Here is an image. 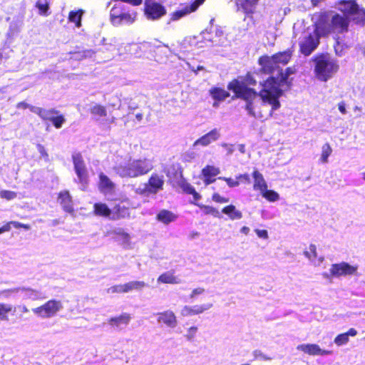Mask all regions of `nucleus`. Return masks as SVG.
I'll return each mask as SVG.
<instances>
[{
	"label": "nucleus",
	"instance_id": "1",
	"mask_svg": "<svg viewBox=\"0 0 365 365\" xmlns=\"http://www.w3.org/2000/svg\"><path fill=\"white\" fill-rule=\"evenodd\" d=\"M295 72L294 67H287L284 71L280 68L277 76H271L260 83L262 88L259 91V95L263 103L271 105L272 110L280 108L279 98L283 95L281 86L284 85L291 86L292 83L288 81V78Z\"/></svg>",
	"mask_w": 365,
	"mask_h": 365
},
{
	"label": "nucleus",
	"instance_id": "2",
	"mask_svg": "<svg viewBox=\"0 0 365 365\" xmlns=\"http://www.w3.org/2000/svg\"><path fill=\"white\" fill-rule=\"evenodd\" d=\"M314 16L317 24V31L324 35V37L335 34L334 47L339 46L340 44L339 35L349 31L350 18L339 13L329 11L318 12Z\"/></svg>",
	"mask_w": 365,
	"mask_h": 365
},
{
	"label": "nucleus",
	"instance_id": "3",
	"mask_svg": "<svg viewBox=\"0 0 365 365\" xmlns=\"http://www.w3.org/2000/svg\"><path fill=\"white\" fill-rule=\"evenodd\" d=\"M292 49H287L272 56L262 55L259 56L257 63L260 66V72L264 74H272L274 71H277L279 73L280 65L287 64L292 58Z\"/></svg>",
	"mask_w": 365,
	"mask_h": 365
},
{
	"label": "nucleus",
	"instance_id": "4",
	"mask_svg": "<svg viewBox=\"0 0 365 365\" xmlns=\"http://www.w3.org/2000/svg\"><path fill=\"white\" fill-rule=\"evenodd\" d=\"M314 62V75L320 81L326 82L339 69L337 61L331 58L329 53H322L313 58Z\"/></svg>",
	"mask_w": 365,
	"mask_h": 365
},
{
	"label": "nucleus",
	"instance_id": "5",
	"mask_svg": "<svg viewBox=\"0 0 365 365\" xmlns=\"http://www.w3.org/2000/svg\"><path fill=\"white\" fill-rule=\"evenodd\" d=\"M227 89L234 93L233 98H242L245 100L246 103V110L250 115L255 117L253 110V101L259 96L255 89L244 86L240 81L237 78L232 79L227 85Z\"/></svg>",
	"mask_w": 365,
	"mask_h": 365
},
{
	"label": "nucleus",
	"instance_id": "6",
	"mask_svg": "<svg viewBox=\"0 0 365 365\" xmlns=\"http://www.w3.org/2000/svg\"><path fill=\"white\" fill-rule=\"evenodd\" d=\"M153 169L152 165L145 159L134 160L124 165L118 167V173L123 178H137L147 174Z\"/></svg>",
	"mask_w": 365,
	"mask_h": 365
},
{
	"label": "nucleus",
	"instance_id": "7",
	"mask_svg": "<svg viewBox=\"0 0 365 365\" xmlns=\"http://www.w3.org/2000/svg\"><path fill=\"white\" fill-rule=\"evenodd\" d=\"M313 26L314 31L304 36L299 43V51L305 56H309L319 46L320 38L324 37V35L317 31L316 21H314Z\"/></svg>",
	"mask_w": 365,
	"mask_h": 365
},
{
	"label": "nucleus",
	"instance_id": "8",
	"mask_svg": "<svg viewBox=\"0 0 365 365\" xmlns=\"http://www.w3.org/2000/svg\"><path fill=\"white\" fill-rule=\"evenodd\" d=\"M30 110L39 116L45 122H51L53 125L59 129L66 122L64 115L55 108L45 109L40 107H31Z\"/></svg>",
	"mask_w": 365,
	"mask_h": 365
},
{
	"label": "nucleus",
	"instance_id": "9",
	"mask_svg": "<svg viewBox=\"0 0 365 365\" xmlns=\"http://www.w3.org/2000/svg\"><path fill=\"white\" fill-rule=\"evenodd\" d=\"M143 14L148 20L157 21L167 14V9L158 0H144Z\"/></svg>",
	"mask_w": 365,
	"mask_h": 365
},
{
	"label": "nucleus",
	"instance_id": "10",
	"mask_svg": "<svg viewBox=\"0 0 365 365\" xmlns=\"http://www.w3.org/2000/svg\"><path fill=\"white\" fill-rule=\"evenodd\" d=\"M136 12L125 11L124 6L114 5L110 11V19L113 25L119 26L123 23L133 24L136 18Z\"/></svg>",
	"mask_w": 365,
	"mask_h": 365
},
{
	"label": "nucleus",
	"instance_id": "11",
	"mask_svg": "<svg viewBox=\"0 0 365 365\" xmlns=\"http://www.w3.org/2000/svg\"><path fill=\"white\" fill-rule=\"evenodd\" d=\"M62 303L59 300L51 299L43 304L32 309L33 312L41 318H51L61 309Z\"/></svg>",
	"mask_w": 365,
	"mask_h": 365
},
{
	"label": "nucleus",
	"instance_id": "12",
	"mask_svg": "<svg viewBox=\"0 0 365 365\" xmlns=\"http://www.w3.org/2000/svg\"><path fill=\"white\" fill-rule=\"evenodd\" d=\"M17 312L21 314L29 312L28 308L25 305L12 306L10 304L0 303V321H9V314L14 317L12 319L13 322L21 319V314H16Z\"/></svg>",
	"mask_w": 365,
	"mask_h": 365
},
{
	"label": "nucleus",
	"instance_id": "13",
	"mask_svg": "<svg viewBox=\"0 0 365 365\" xmlns=\"http://www.w3.org/2000/svg\"><path fill=\"white\" fill-rule=\"evenodd\" d=\"M72 161L78 182L86 186L88 184L89 175L82 155L80 153L72 155Z\"/></svg>",
	"mask_w": 365,
	"mask_h": 365
},
{
	"label": "nucleus",
	"instance_id": "14",
	"mask_svg": "<svg viewBox=\"0 0 365 365\" xmlns=\"http://www.w3.org/2000/svg\"><path fill=\"white\" fill-rule=\"evenodd\" d=\"M163 172L168 178V182L173 187L177 186V184L184 178L183 169L180 163H172L163 168Z\"/></svg>",
	"mask_w": 365,
	"mask_h": 365
},
{
	"label": "nucleus",
	"instance_id": "15",
	"mask_svg": "<svg viewBox=\"0 0 365 365\" xmlns=\"http://www.w3.org/2000/svg\"><path fill=\"white\" fill-rule=\"evenodd\" d=\"M205 0H193L190 4H185L184 6L178 10L172 12L170 19L173 21L179 20L180 19L192 13L197 10Z\"/></svg>",
	"mask_w": 365,
	"mask_h": 365
},
{
	"label": "nucleus",
	"instance_id": "16",
	"mask_svg": "<svg viewBox=\"0 0 365 365\" xmlns=\"http://www.w3.org/2000/svg\"><path fill=\"white\" fill-rule=\"evenodd\" d=\"M357 269V266H352L343 262L333 264L330 268V274L333 277L352 275L356 272Z\"/></svg>",
	"mask_w": 365,
	"mask_h": 365
},
{
	"label": "nucleus",
	"instance_id": "17",
	"mask_svg": "<svg viewBox=\"0 0 365 365\" xmlns=\"http://www.w3.org/2000/svg\"><path fill=\"white\" fill-rule=\"evenodd\" d=\"M297 349L311 356H324L332 354V351L322 349L319 346L316 344H302L297 346Z\"/></svg>",
	"mask_w": 365,
	"mask_h": 365
},
{
	"label": "nucleus",
	"instance_id": "18",
	"mask_svg": "<svg viewBox=\"0 0 365 365\" xmlns=\"http://www.w3.org/2000/svg\"><path fill=\"white\" fill-rule=\"evenodd\" d=\"M164 186V180L163 176L158 173H153L148 179L146 185V190L151 194H156L162 190Z\"/></svg>",
	"mask_w": 365,
	"mask_h": 365
},
{
	"label": "nucleus",
	"instance_id": "19",
	"mask_svg": "<svg viewBox=\"0 0 365 365\" xmlns=\"http://www.w3.org/2000/svg\"><path fill=\"white\" fill-rule=\"evenodd\" d=\"M259 0H234L237 11H242L247 16L254 14Z\"/></svg>",
	"mask_w": 365,
	"mask_h": 365
},
{
	"label": "nucleus",
	"instance_id": "20",
	"mask_svg": "<svg viewBox=\"0 0 365 365\" xmlns=\"http://www.w3.org/2000/svg\"><path fill=\"white\" fill-rule=\"evenodd\" d=\"M58 201L64 212L73 214L74 208L72 197L68 190H63L58 193Z\"/></svg>",
	"mask_w": 365,
	"mask_h": 365
},
{
	"label": "nucleus",
	"instance_id": "21",
	"mask_svg": "<svg viewBox=\"0 0 365 365\" xmlns=\"http://www.w3.org/2000/svg\"><path fill=\"white\" fill-rule=\"evenodd\" d=\"M212 307V304L202 305L185 306L181 310V314L183 317H190L197 315L205 312Z\"/></svg>",
	"mask_w": 365,
	"mask_h": 365
},
{
	"label": "nucleus",
	"instance_id": "22",
	"mask_svg": "<svg viewBox=\"0 0 365 365\" xmlns=\"http://www.w3.org/2000/svg\"><path fill=\"white\" fill-rule=\"evenodd\" d=\"M98 186L99 190L104 194L111 193L115 189V184L103 173H101L99 174V182Z\"/></svg>",
	"mask_w": 365,
	"mask_h": 365
},
{
	"label": "nucleus",
	"instance_id": "23",
	"mask_svg": "<svg viewBox=\"0 0 365 365\" xmlns=\"http://www.w3.org/2000/svg\"><path fill=\"white\" fill-rule=\"evenodd\" d=\"M220 173L218 168L213 165H206L202 170V175L204 178V183L207 185L215 181V177Z\"/></svg>",
	"mask_w": 365,
	"mask_h": 365
},
{
	"label": "nucleus",
	"instance_id": "24",
	"mask_svg": "<svg viewBox=\"0 0 365 365\" xmlns=\"http://www.w3.org/2000/svg\"><path fill=\"white\" fill-rule=\"evenodd\" d=\"M220 134L217 129H212L207 133L205 134L197 140H196L193 146L201 145L202 146H207L210 144L212 142L217 140L219 138Z\"/></svg>",
	"mask_w": 365,
	"mask_h": 365
},
{
	"label": "nucleus",
	"instance_id": "25",
	"mask_svg": "<svg viewBox=\"0 0 365 365\" xmlns=\"http://www.w3.org/2000/svg\"><path fill=\"white\" fill-rule=\"evenodd\" d=\"M158 322L170 327H175L177 324L176 317L173 312L167 310L158 314Z\"/></svg>",
	"mask_w": 365,
	"mask_h": 365
},
{
	"label": "nucleus",
	"instance_id": "26",
	"mask_svg": "<svg viewBox=\"0 0 365 365\" xmlns=\"http://www.w3.org/2000/svg\"><path fill=\"white\" fill-rule=\"evenodd\" d=\"M337 4L342 6V7L339 9L342 15H346L349 18L359 5L356 0H339Z\"/></svg>",
	"mask_w": 365,
	"mask_h": 365
},
{
	"label": "nucleus",
	"instance_id": "27",
	"mask_svg": "<svg viewBox=\"0 0 365 365\" xmlns=\"http://www.w3.org/2000/svg\"><path fill=\"white\" fill-rule=\"evenodd\" d=\"M176 187H180L184 193L192 195L195 201H197L201 198V195L195 190V187L187 181L185 178L182 179L178 184H177Z\"/></svg>",
	"mask_w": 365,
	"mask_h": 365
},
{
	"label": "nucleus",
	"instance_id": "28",
	"mask_svg": "<svg viewBox=\"0 0 365 365\" xmlns=\"http://www.w3.org/2000/svg\"><path fill=\"white\" fill-rule=\"evenodd\" d=\"M158 283L162 284H179L180 279L175 274L174 270H170L161 274L157 279Z\"/></svg>",
	"mask_w": 365,
	"mask_h": 365
},
{
	"label": "nucleus",
	"instance_id": "29",
	"mask_svg": "<svg viewBox=\"0 0 365 365\" xmlns=\"http://www.w3.org/2000/svg\"><path fill=\"white\" fill-rule=\"evenodd\" d=\"M252 175L254 178V190L261 191L264 188H267V182L262 174L258 170L255 169Z\"/></svg>",
	"mask_w": 365,
	"mask_h": 365
},
{
	"label": "nucleus",
	"instance_id": "30",
	"mask_svg": "<svg viewBox=\"0 0 365 365\" xmlns=\"http://www.w3.org/2000/svg\"><path fill=\"white\" fill-rule=\"evenodd\" d=\"M178 216L168 210H161L156 215V220L163 224L168 225L174 222Z\"/></svg>",
	"mask_w": 365,
	"mask_h": 365
},
{
	"label": "nucleus",
	"instance_id": "31",
	"mask_svg": "<svg viewBox=\"0 0 365 365\" xmlns=\"http://www.w3.org/2000/svg\"><path fill=\"white\" fill-rule=\"evenodd\" d=\"M350 19L355 24L364 26L365 25V9L358 5L354 14L350 16Z\"/></svg>",
	"mask_w": 365,
	"mask_h": 365
},
{
	"label": "nucleus",
	"instance_id": "32",
	"mask_svg": "<svg viewBox=\"0 0 365 365\" xmlns=\"http://www.w3.org/2000/svg\"><path fill=\"white\" fill-rule=\"evenodd\" d=\"M93 213L96 216L109 217L112 211L106 203L96 202L93 205Z\"/></svg>",
	"mask_w": 365,
	"mask_h": 365
},
{
	"label": "nucleus",
	"instance_id": "33",
	"mask_svg": "<svg viewBox=\"0 0 365 365\" xmlns=\"http://www.w3.org/2000/svg\"><path fill=\"white\" fill-rule=\"evenodd\" d=\"M130 216V212L128 207L121 205L120 204L115 205L113 207L112 220H119L122 218H126Z\"/></svg>",
	"mask_w": 365,
	"mask_h": 365
},
{
	"label": "nucleus",
	"instance_id": "34",
	"mask_svg": "<svg viewBox=\"0 0 365 365\" xmlns=\"http://www.w3.org/2000/svg\"><path fill=\"white\" fill-rule=\"evenodd\" d=\"M131 317L130 315L128 313H123L120 315L118 317H111L108 320V323L112 327H118L120 325H127Z\"/></svg>",
	"mask_w": 365,
	"mask_h": 365
},
{
	"label": "nucleus",
	"instance_id": "35",
	"mask_svg": "<svg viewBox=\"0 0 365 365\" xmlns=\"http://www.w3.org/2000/svg\"><path fill=\"white\" fill-rule=\"evenodd\" d=\"M357 331L354 329H349L346 332L338 334L334 339V343L338 346L346 344L349 341V336H355Z\"/></svg>",
	"mask_w": 365,
	"mask_h": 365
},
{
	"label": "nucleus",
	"instance_id": "36",
	"mask_svg": "<svg viewBox=\"0 0 365 365\" xmlns=\"http://www.w3.org/2000/svg\"><path fill=\"white\" fill-rule=\"evenodd\" d=\"M83 14L84 11L82 9L71 11L68 16V21L73 23L76 27L80 28L82 26L81 21Z\"/></svg>",
	"mask_w": 365,
	"mask_h": 365
},
{
	"label": "nucleus",
	"instance_id": "37",
	"mask_svg": "<svg viewBox=\"0 0 365 365\" xmlns=\"http://www.w3.org/2000/svg\"><path fill=\"white\" fill-rule=\"evenodd\" d=\"M212 98L218 101H222L230 96V93L224 88L212 87L210 90Z\"/></svg>",
	"mask_w": 365,
	"mask_h": 365
},
{
	"label": "nucleus",
	"instance_id": "38",
	"mask_svg": "<svg viewBox=\"0 0 365 365\" xmlns=\"http://www.w3.org/2000/svg\"><path fill=\"white\" fill-rule=\"evenodd\" d=\"M222 213L227 215L231 220H240L242 217L241 211L236 209L233 205H229L224 207L222 210Z\"/></svg>",
	"mask_w": 365,
	"mask_h": 365
},
{
	"label": "nucleus",
	"instance_id": "39",
	"mask_svg": "<svg viewBox=\"0 0 365 365\" xmlns=\"http://www.w3.org/2000/svg\"><path fill=\"white\" fill-rule=\"evenodd\" d=\"M96 53V51L93 49H86L82 51H74L70 52L71 58L75 61H81L83 59L91 58Z\"/></svg>",
	"mask_w": 365,
	"mask_h": 365
},
{
	"label": "nucleus",
	"instance_id": "40",
	"mask_svg": "<svg viewBox=\"0 0 365 365\" xmlns=\"http://www.w3.org/2000/svg\"><path fill=\"white\" fill-rule=\"evenodd\" d=\"M146 286L147 284L143 281H130L125 283V292L133 290H142Z\"/></svg>",
	"mask_w": 365,
	"mask_h": 365
},
{
	"label": "nucleus",
	"instance_id": "41",
	"mask_svg": "<svg viewBox=\"0 0 365 365\" xmlns=\"http://www.w3.org/2000/svg\"><path fill=\"white\" fill-rule=\"evenodd\" d=\"M90 113L94 116L97 117H106L107 110L106 106L101 104H95L90 108Z\"/></svg>",
	"mask_w": 365,
	"mask_h": 365
},
{
	"label": "nucleus",
	"instance_id": "42",
	"mask_svg": "<svg viewBox=\"0 0 365 365\" xmlns=\"http://www.w3.org/2000/svg\"><path fill=\"white\" fill-rule=\"evenodd\" d=\"M332 153V148L329 143H326L322 147V153L320 160L322 163H327L328 158Z\"/></svg>",
	"mask_w": 365,
	"mask_h": 365
},
{
	"label": "nucleus",
	"instance_id": "43",
	"mask_svg": "<svg viewBox=\"0 0 365 365\" xmlns=\"http://www.w3.org/2000/svg\"><path fill=\"white\" fill-rule=\"evenodd\" d=\"M260 192L262 197L269 202H275L277 200H279V194L274 190H267V188H264Z\"/></svg>",
	"mask_w": 365,
	"mask_h": 365
},
{
	"label": "nucleus",
	"instance_id": "44",
	"mask_svg": "<svg viewBox=\"0 0 365 365\" xmlns=\"http://www.w3.org/2000/svg\"><path fill=\"white\" fill-rule=\"evenodd\" d=\"M36 7L38 9V14L42 16H48V11L49 9V3L48 1H45L43 3L38 1L36 3Z\"/></svg>",
	"mask_w": 365,
	"mask_h": 365
},
{
	"label": "nucleus",
	"instance_id": "45",
	"mask_svg": "<svg viewBox=\"0 0 365 365\" xmlns=\"http://www.w3.org/2000/svg\"><path fill=\"white\" fill-rule=\"evenodd\" d=\"M304 255L309 260L314 261L317 257V247L314 245L311 244L309 246L308 250L304 252Z\"/></svg>",
	"mask_w": 365,
	"mask_h": 365
},
{
	"label": "nucleus",
	"instance_id": "46",
	"mask_svg": "<svg viewBox=\"0 0 365 365\" xmlns=\"http://www.w3.org/2000/svg\"><path fill=\"white\" fill-rule=\"evenodd\" d=\"M244 86H256L257 85V81L255 80L253 74L251 72H247L243 82L240 81Z\"/></svg>",
	"mask_w": 365,
	"mask_h": 365
},
{
	"label": "nucleus",
	"instance_id": "47",
	"mask_svg": "<svg viewBox=\"0 0 365 365\" xmlns=\"http://www.w3.org/2000/svg\"><path fill=\"white\" fill-rule=\"evenodd\" d=\"M108 292L113 294H123L125 292V284H120L111 286L107 290Z\"/></svg>",
	"mask_w": 365,
	"mask_h": 365
},
{
	"label": "nucleus",
	"instance_id": "48",
	"mask_svg": "<svg viewBox=\"0 0 365 365\" xmlns=\"http://www.w3.org/2000/svg\"><path fill=\"white\" fill-rule=\"evenodd\" d=\"M196 153L193 150H188L181 155V159L184 163H190L196 158Z\"/></svg>",
	"mask_w": 365,
	"mask_h": 365
},
{
	"label": "nucleus",
	"instance_id": "49",
	"mask_svg": "<svg viewBox=\"0 0 365 365\" xmlns=\"http://www.w3.org/2000/svg\"><path fill=\"white\" fill-rule=\"evenodd\" d=\"M17 196L16 192L11 190H1L0 191V197L11 200L16 198Z\"/></svg>",
	"mask_w": 365,
	"mask_h": 365
},
{
	"label": "nucleus",
	"instance_id": "50",
	"mask_svg": "<svg viewBox=\"0 0 365 365\" xmlns=\"http://www.w3.org/2000/svg\"><path fill=\"white\" fill-rule=\"evenodd\" d=\"M218 179L225 181L230 187H235L240 185V181L237 180V178L234 180L231 178L219 177Z\"/></svg>",
	"mask_w": 365,
	"mask_h": 365
},
{
	"label": "nucleus",
	"instance_id": "51",
	"mask_svg": "<svg viewBox=\"0 0 365 365\" xmlns=\"http://www.w3.org/2000/svg\"><path fill=\"white\" fill-rule=\"evenodd\" d=\"M6 223L7 225H9V227L13 225L16 229L24 228L26 230H29L31 229V226L29 224H24L18 221H9Z\"/></svg>",
	"mask_w": 365,
	"mask_h": 365
},
{
	"label": "nucleus",
	"instance_id": "52",
	"mask_svg": "<svg viewBox=\"0 0 365 365\" xmlns=\"http://www.w3.org/2000/svg\"><path fill=\"white\" fill-rule=\"evenodd\" d=\"M212 200L217 203H226L229 202V198L222 197L217 192L212 194Z\"/></svg>",
	"mask_w": 365,
	"mask_h": 365
},
{
	"label": "nucleus",
	"instance_id": "53",
	"mask_svg": "<svg viewBox=\"0 0 365 365\" xmlns=\"http://www.w3.org/2000/svg\"><path fill=\"white\" fill-rule=\"evenodd\" d=\"M237 180L240 181V183L244 184H250V175L247 173L240 174L237 176Z\"/></svg>",
	"mask_w": 365,
	"mask_h": 365
},
{
	"label": "nucleus",
	"instance_id": "54",
	"mask_svg": "<svg viewBox=\"0 0 365 365\" xmlns=\"http://www.w3.org/2000/svg\"><path fill=\"white\" fill-rule=\"evenodd\" d=\"M255 359H261L265 361L270 360L271 357L264 354L260 350H255L252 353Z\"/></svg>",
	"mask_w": 365,
	"mask_h": 365
},
{
	"label": "nucleus",
	"instance_id": "55",
	"mask_svg": "<svg viewBox=\"0 0 365 365\" xmlns=\"http://www.w3.org/2000/svg\"><path fill=\"white\" fill-rule=\"evenodd\" d=\"M36 147L41 158H43L45 160H48V154L44 146L41 144H37Z\"/></svg>",
	"mask_w": 365,
	"mask_h": 365
},
{
	"label": "nucleus",
	"instance_id": "56",
	"mask_svg": "<svg viewBox=\"0 0 365 365\" xmlns=\"http://www.w3.org/2000/svg\"><path fill=\"white\" fill-rule=\"evenodd\" d=\"M205 292V289L203 287H197L191 292L190 294V299H194L197 295L202 294Z\"/></svg>",
	"mask_w": 365,
	"mask_h": 365
},
{
	"label": "nucleus",
	"instance_id": "57",
	"mask_svg": "<svg viewBox=\"0 0 365 365\" xmlns=\"http://www.w3.org/2000/svg\"><path fill=\"white\" fill-rule=\"evenodd\" d=\"M255 232L257 235V236L260 238H262V239L268 238V232L266 230L256 229Z\"/></svg>",
	"mask_w": 365,
	"mask_h": 365
},
{
	"label": "nucleus",
	"instance_id": "58",
	"mask_svg": "<svg viewBox=\"0 0 365 365\" xmlns=\"http://www.w3.org/2000/svg\"><path fill=\"white\" fill-rule=\"evenodd\" d=\"M31 107H34L33 106H29L27 103H26L25 101H21V102H19L17 104H16V108H23V109H26V108H31Z\"/></svg>",
	"mask_w": 365,
	"mask_h": 365
},
{
	"label": "nucleus",
	"instance_id": "59",
	"mask_svg": "<svg viewBox=\"0 0 365 365\" xmlns=\"http://www.w3.org/2000/svg\"><path fill=\"white\" fill-rule=\"evenodd\" d=\"M338 108L341 113L345 114L346 113L345 103L344 101H341L338 104Z\"/></svg>",
	"mask_w": 365,
	"mask_h": 365
},
{
	"label": "nucleus",
	"instance_id": "60",
	"mask_svg": "<svg viewBox=\"0 0 365 365\" xmlns=\"http://www.w3.org/2000/svg\"><path fill=\"white\" fill-rule=\"evenodd\" d=\"M11 228V227H9L7 223L4 224L2 227H0V235L5 232H9Z\"/></svg>",
	"mask_w": 365,
	"mask_h": 365
},
{
	"label": "nucleus",
	"instance_id": "61",
	"mask_svg": "<svg viewBox=\"0 0 365 365\" xmlns=\"http://www.w3.org/2000/svg\"><path fill=\"white\" fill-rule=\"evenodd\" d=\"M205 208L206 209V213L214 214L217 212V210L215 207L210 206H205Z\"/></svg>",
	"mask_w": 365,
	"mask_h": 365
},
{
	"label": "nucleus",
	"instance_id": "62",
	"mask_svg": "<svg viewBox=\"0 0 365 365\" xmlns=\"http://www.w3.org/2000/svg\"><path fill=\"white\" fill-rule=\"evenodd\" d=\"M240 231L242 233L247 235L250 232V228L248 227L244 226L241 228Z\"/></svg>",
	"mask_w": 365,
	"mask_h": 365
},
{
	"label": "nucleus",
	"instance_id": "63",
	"mask_svg": "<svg viewBox=\"0 0 365 365\" xmlns=\"http://www.w3.org/2000/svg\"><path fill=\"white\" fill-rule=\"evenodd\" d=\"M118 234L121 235L125 238H128L129 237V235L128 233H126V232H119Z\"/></svg>",
	"mask_w": 365,
	"mask_h": 365
},
{
	"label": "nucleus",
	"instance_id": "64",
	"mask_svg": "<svg viewBox=\"0 0 365 365\" xmlns=\"http://www.w3.org/2000/svg\"><path fill=\"white\" fill-rule=\"evenodd\" d=\"M136 118H137L139 120H140L142 119V118H143V115H142L141 113H138V114H136Z\"/></svg>",
	"mask_w": 365,
	"mask_h": 365
}]
</instances>
